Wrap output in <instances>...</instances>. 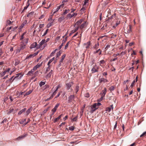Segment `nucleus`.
<instances>
[{
	"instance_id": "2eb2a0df",
	"label": "nucleus",
	"mask_w": 146,
	"mask_h": 146,
	"mask_svg": "<svg viewBox=\"0 0 146 146\" xmlns=\"http://www.w3.org/2000/svg\"><path fill=\"white\" fill-rule=\"evenodd\" d=\"M37 46V43L36 42H34L30 46V48L31 49H32L35 48Z\"/></svg>"
},
{
	"instance_id": "a19ab883",
	"label": "nucleus",
	"mask_w": 146,
	"mask_h": 146,
	"mask_svg": "<svg viewBox=\"0 0 146 146\" xmlns=\"http://www.w3.org/2000/svg\"><path fill=\"white\" fill-rule=\"evenodd\" d=\"M115 88L114 86H111L109 90L111 91H113Z\"/></svg>"
},
{
	"instance_id": "a18cd8bd",
	"label": "nucleus",
	"mask_w": 146,
	"mask_h": 146,
	"mask_svg": "<svg viewBox=\"0 0 146 146\" xmlns=\"http://www.w3.org/2000/svg\"><path fill=\"white\" fill-rule=\"evenodd\" d=\"M20 61L19 60H15V65L16 66L18 64L20 63Z\"/></svg>"
},
{
	"instance_id": "0e129e2a",
	"label": "nucleus",
	"mask_w": 146,
	"mask_h": 146,
	"mask_svg": "<svg viewBox=\"0 0 146 146\" xmlns=\"http://www.w3.org/2000/svg\"><path fill=\"white\" fill-rule=\"evenodd\" d=\"M7 121V119L6 118H5L1 122V123H3L4 122H6Z\"/></svg>"
},
{
	"instance_id": "e2e57ef3",
	"label": "nucleus",
	"mask_w": 146,
	"mask_h": 146,
	"mask_svg": "<svg viewBox=\"0 0 146 146\" xmlns=\"http://www.w3.org/2000/svg\"><path fill=\"white\" fill-rule=\"evenodd\" d=\"M101 64H103L105 63V61L104 60H102L100 61Z\"/></svg>"
},
{
	"instance_id": "8fccbe9b",
	"label": "nucleus",
	"mask_w": 146,
	"mask_h": 146,
	"mask_svg": "<svg viewBox=\"0 0 146 146\" xmlns=\"http://www.w3.org/2000/svg\"><path fill=\"white\" fill-rule=\"evenodd\" d=\"M28 38H26V39H25L23 41L24 42L23 43L24 44H25H25H26L28 43Z\"/></svg>"
},
{
	"instance_id": "f8f14e48",
	"label": "nucleus",
	"mask_w": 146,
	"mask_h": 146,
	"mask_svg": "<svg viewBox=\"0 0 146 146\" xmlns=\"http://www.w3.org/2000/svg\"><path fill=\"white\" fill-rule=\"evenodd\" d=\"M66 41V38L64 39L62 41V43L61 45L59 46V49H60L63 45V44H64Z\"/></svg>"
},
{
	"instance_id": "423d86ee",
	"label": "nucleus",
	"mask_w": 146,
	"mask_h": 146,
	"mask_svg": "<svg viewBox=\"0 0 146 146\" xmlns=\"http://www.w3.org/2000/svg\"><path fill=\"white\" fill-rule=\"evenodd\" d=\"M131 26L129 25L128 27H127V29H125L124 31L125 33H129L131 31Z\"/></svg>"
},
{
	"instance_id": "de8ad7c7",
	"label": "nucleus",
	"mask_w": 146,
	"mask_h": 146,
	"mask_svg": "<svg viewBox=\"0 0 146 146\" xmlns=\"http://www.w3.org/2000/svg\"><path fill=\"white\" fill-rule=\"evenodd\" d=\"M52 74H51V73H49L47 74L46 75V78H50V77L51 76Z\"/></svg>"
},
{
	"instance_id": "c756f323",
	"label": "nucleus",
	"mask_w": 146,
	"mask_h": 146,
	"mask_svg": "<svg viewBox=\"0 0 146 146\" xmlns=\"http://www.w3.org/2000/svg\"><path fill=\"white\" fill-rule=\"evenodd\" d=\"M34 57L33 54H31L29 56H27L26 57V59H28L29 58H33Z\"/></svg>"
},
{
	"instance_id": "5701e85b",
	"label": "nucleus",
	"mask_w": 146,
	"mask_h": 146,
	"mask_svg": "<svg viewBox=\"0 0 146 146\" xmlns=\"http://www.w3.org/2000/svg\"><path fill=\"white\" fill-rule=\"evenodd\" d=\"M33 91L32 90H30L26 92L25 94H24V96L28 95L31 94Z\"/></svg>"
},
{
	"instance_id": "a878e982",
	"label": "nucleus",
	"mask_w": 146,
	"mask_h": 146,
	"mask_svg": "<svg viewBox=\"0 0 146 146\" xmlns=\"http://www.w3.org/2000/svg\"><path fill=\"white\" fill-rule=\"evenodd\" d=\"M64 16L61 17H60L58 18V21L59 22H61L62 21L64 20Z\"/></svg>"
},
{
	"instance_id": "680f3d73",
	"label": "nucleus",
	"mask_w": 146,
	"mask_h": 146,
	"mask_svg": "<svg viewBox=\"0 0 146 146\" xmlns=\"http://www.w3.org/2000/svg\"><path fill=\"white\" fill-rule=\"evenodd\" d=\"M41 46V45H40V44L38 45H37V46H36V47L37 49H38L40 48V46Z\"/></svg>"
},
{
	"instance_id": "4468645a",
	"label": "nucleus",
	"mask_w": 146,
	"mask_h": 146,
	"mask_svg": "<svg viewBox=\"0 0 146 146\" xmlns=\"http://www.w3.org/2000/svg\"><path fill=\"white\" fill-rule=\"evenodd\" d=\"M27 135V134L19 136L17 138V139L18 140H20L21 139H23L25 138Z\"/></svg>"
},
{
	"instance_id": "0eeeda50",
	"label": "nucleus",
	"mask_w": 146,
	"mask_h": 146,
	"mask_svg": "<svg viewBox=\"0 0 146 146\" xmlns=\"http://www.w3.org/2000/svg\"><path fill=\"white\" fill-rule=\"evenodd\" d=\"M107 92V89L106 88H104V89L102 91L101 94V98L103 99Z\"/></svg>"
},
{
	"instance_id": "4be33fe9",
	"label": "nucleus",
	"mask_w": 146,
	"mask_h": 146,
	"mask_svg": "<svg viewBox=\"0 0 146 146\" xmlns=\"http://www.w3.org/2000/svg\"><path fill=\"white\" fill-rule=\"evenodd\" d=\"M26 108H24L22 110H20V111L18 113V115H20L23 112L25 111H26Z\"/></svg>"
},
{
	"instance_id": "7ed1b4c3",
	"label": "nucleus",
	"mask_w": 146,
	"mask_h": 146,
	"mask_svg": "<svg viewBox=\"0 0 146 146\" xmlns=\"http://www.w3.org/2000/svg\"><path fill=\"white\" fill-rule=\"evenodd\" d=\"M98 67L96 65L94 66L91 70L92 73H94L95 72H98Z\"/></svg>"
},
{
	"instance_id": "09e8293b",
	"label": "nucleus",
	"mask_w": 146,
	"mask_h": 146,
	"mask_svg": "<svg viewBox=\"0 0 146 146\" xmlns=\"http://www.w3.org/2000/svg\"><path fill=\"white\" fill-rule=\"evenodd\" d=\"M74 127L73 126H71L70 127H69V129L70 130H73L74 129Z\"/></svg>"
},
{
	"instance_id": "603ef678",
	"label": "nucleus",
	"mask_w": 146,
	"mask_h": 146,
	"mask_svg": "<svg viewBox=\"0 0 146 146\" xmlns=\"http://www.w3.org/2000/svg\"><path fill=\"white\" fill-rule=\"evenodd\" d=\"M85 97L87 98H88L90 97L89 94V93H86L84 95Z\"/></svg>"
},
{
	"instance_id": "f3484780",
	"label": "nucleus",
	"mask_w": 146,
	"mask_h": 146,
	"mask_svg": "<svg viewBox=\"0 0 146 146\" xmlns=\"http://www.w3.org/2000/svg\"><path fill=\"white\" fill-rule=\"evenodd\" d=\"M62 115V114H61L58 117L55 118L54 119V122L55 123L57 121H58L61 117Z\"/></svg>"
},
{
	"instance_id": "2f4dec72",
	"label": "nucleus",
	"mask_w": 146,
	"mask_h": 146,
	"mask_svg": "<svg viewBox=\"0 0 146 146\" xmlns=\"http://www.w3.org/2000/svg\"><path fill=\"white\" fill-rule=\"evenodd\" d=\"M79 86H76L74 90L75 91L76 93V94L79 90Z\"/></svg>"
},
{
	"instance_id": "69168bd1",
	"label": "nucleus",
	"mask_w": 146,
	"mask_h": 146,
	"mask_svg": "<svg viewBox=\"0 0 146 146\" xmlns=\"http://www.w3.org/2000/svg\"><path fill=\"white\" fill-rule=\"evenodd\" d=\"M101 51L100 49H99L98 50H97L96 51L94 52V54H96L98 53L99 51Z\"/></svg>"
},
{
	"instance_id": "774afa93",
	"label": "nucleus",
	"mask_w": 146,
	"mask_h": 146,
	"mask_svg": "<svg viewBox=\"0 0 146 146\" xmlns=\"http://www.w3.org/2000/svg\"><path fill=\"white\" fill-rule=\"evenodd\" d=\"M85 9V7L84 6H83V7L81 8V9L80 10V11H84V10Z\"/></svg>"
},
{
	"instance_id": "338daca9",
	"label": "nucleus",
	"mask_w": 146,
	"mask_h": 146,
	"mask_svg": "<svg viewBox=\"0 0 146 146\" xmlns=\"http://www.w3.org/2000/svg\"><path fill=\"white\" fill-rule=\"evenodd\" d=\"M37 68H36V66H35L32 69V70L34 71L35 70H36Z\"/></svg>"
},
{
	"instance_id": "6ab92c4d",
	"label": "nucleus",
	"mask_w": 146,
	"mask_h": 146,
	"mask_svg": "<svg viewBox=\"0 0 146 146\" xmlns=\"http://www.w3.org/2000/svg\"><path fill=\"white\" fill-rule=\"evenodd\" d=\"M79 27H76L75 29L72 30L71 31V34H73L76 32L78 29Z\"/></svg>"
},
{
	"instance_id": "6e6552de",
	"label": "nucleus",
	"mask_w": 146,
	"mask_h": 146,
	"mask_svg": "<svg viewBox=\"0 0 146 146\" xmlns=\"http://www.w3.org/2000/svg\"><path fill=\"white\" fill-rule=\"evenodd\" d=\"M66 55L65 54H64L62 55L61 58L60 59V60L59 62V66H60L61 64V63L62 62L64 58H65V57H66Z\"/></svg>"
},
{
	"instance_id": "37998d69",
	"label": "nucleus",
	"mask_w": 146,
	"mask_h": 146,
	"mask_svg": "<svg viewBox=\"0 0 146 146\" xmlns=\"http://www.w3.org/2000/svg\"><path fill=\"white\" fill-rule=\"evenodd\" d=\"M61 52L60 51H59L56 53V57H58L61 55Z\"/></svg>"
},
{
	"instance_id": "13d9d810",
	"label": "nucleus",
	"mask_w": 146,
	"mask_h": 146,
	"mask_svg": "<svg viewBox=\"0 0 146 146\" xmlns=\"http://www.w3.org/2000/svg\"><path fill=\"white\" fill-rule=\"evenodd\" d=\"M48 29H47L46 30V31L45 32H44V33L43 35H42V36H44L47 33L48 31Z\"/></svg>"
},
{
	"instance_id": "e433bc0d",
	"label": "nucleus",
	"mask_w": 146,
	"mask_h": 146,
	"mask_svg": "<svg viewBox=\"0 0 146 146\" xmlns=\"http://www.w3.org/2000/svg\"><path fill=\"white\" fill-rule=\"evenodd\" d=\"M29 1H28L27 4V5L24 8L23 10L26 9L29 5Z\"/></svg>"
},
{
	"instance_id": "58836bf2",
	"label": "nucleus",
	"mask_w": 146,
	"mask_h": 146,
	"mask_svg": "<svg viewBox=\"0 0 146 146\" xmlns=\"http://www.w3.org/2000/svg\"><path fill=\"white\" fill-rule=\"evenodd\" d=\"M69 11L70 10L69 9H66L65 11L64 12V13H63L62 15H65L66 14L69 12Z\"/></svg>"
},
{
	"instance_id": "79ce46f5",
	"label": "nucleus",
	"mask_w": 146,
	"mask_h": 146,
	"mask_svg": "<svg viewBox=\"0 0 146 146\" xmlns=\"http://www.w3.org/2000/svg\"><path fill=\"white\" fill-rule=\"evenodd\" d=\"M42 62L40 64H38L36 65L35 66L37 68H38L42 66Z\"/></svg>"
},
{
	"instance_id": "ea45409f",
	"label": "nucleus",
	"mask_w": 146,
	"mask_h": 146,
	"mask_svg": "<svg viewBox=\"0 0 146 146\" xmlns=\"http://www.w3.org/2000/svg\"><path fill=\"white\" fill-rule=\"evenodd\" d=\"M92 106L93 107V108H96V109H97L98 108L97 106L96 105V103L94 104Z\"/></svg>"
},
{
	"instance_id": "bb28decb",
	"label": "nucleus",
	"mask_w": 146,
	"mask_h": 146,
	"mask_svg": "<svg viewBox=\"0 0 146 146\" xmlns=\"http://www.w3.org/2000/svg\"><path fill=\"white\" fill-rule=\"evenodd\" d=\"M34 71L31 69V70L30 71H29L27 74V75H29V76H31L32 74H33V73L34 72Z\"/></svg>"
},
{
	"instance_id": "cd10ccee",
	"label": "nucleus",
	"mask_w": 146,
	"mask_h": 146,
	"mask_svg": "<svg viewBox=\"0 0 146 146\" xmlns=\"http://www.w3.org/2000/svg\"><path fill=\"white\" fill-rule=\"evenodd\" d=\"M96 110V109L93 108V107L92 106L90 110V113H93Z\"/></svg>"
},
{
	"instance_id": "c85d7f7f",
	"label": "nucleus",
	"mask_w": 146,
	"mask_h": 146,
	"mask_svg": "<svg viewBox=\"0 0 146 146\" xmlns=\"http://www.w3.org/2000/svg\"><path fill=\"white\" fill-rule=\"evenodd\" d=\"M100 82H108V80L107 79H104V78H101L100 79Z\"/></svg>"
},
{
	"instance_id": "6e6d98bb",
	"label": "nucleus",
	"mask_w": 146,
	"mask_h": 146,
	"mask_svg": "<svg viewBox=\"0 0 146 146\" xmlns=\"http://www.w3.org/2000/svg\"><path fill=\"white\" fill-rule=\"evenodd\" d=\"M50 69V66H48L46 69V72H47L48 71H49Z\"/></svg>"
},
{
	"instance_id": "c9c22d12",
	"label": "nucleus",
	"mask_w": 146,
	"mask_h": 146,
	"mask_svg": "<svg viewBox=\"0 0 146 146\" xmlns=\"http://www.w3.org/2000/svg\"><path fill=\"white\" fill-rule=\"evenodd\" d=\"M99 46V44L98 42L97 44H96L93 47V48L95 49H97L98 48Z\"/></svg>"
},
{
	"instance_id": "aec40b11",
	"label": "nucleus",
	"mask_w": 146,
	"mask_h": 146,
	"mask_svg": "<svg viewBox=\"0 0 146 146\" xmlns=\"http://www.w3.org/2000/svg\"><path fill=\"white\" fill-rule=\"evenodd\" d=\"M32 108H30L28 109L26 112V113L27 115H28L31 112L32 110Z\"/></svg>"
},
{
	"instance_id": "5fc2aeb1",
	"label": "nucleus",
	"mask_w": 146,
	"mask_h": 146,
	"mask_svg": "<svg viewBox=\"0 0 146 146\" xmlns=\"http://www.w3.org/2000/svg\"><path fill=\"white\" fill-rule=\"evenodd\" d=\"M88 0H85L84 1V3L83 5V6H84L86 5L87 3H88Z\"/></svg>"
},
{
	"instance_id": "ddd939ff",
	"label": "nucleus",
	"mask_w": 146,
	"mask_h": 146,
	"mask_svg": "<svg viewBox=\"0 0 146 146\" xmlns=\"http://www.w3.org/2000/svg\"><path fill=\"white\" fill-rule=\"evenodd\" d=\"M113 105H111L110 107L107 108L106 109V111L108 112H110L111 110H113Z\"/></svg>"
},
{
	"instance_id": "864d4df0",
	"label": "nucleus",
	"mask_w": 146,
	"mask_h": 146,
	"mask_svg": "<svg viewBox=\"0 0 146 146\" xmlns=\"http://www.w3.org/2000/svg\"><path fill=\"white\" fill-rule=\"evenodd\" d=\"M110 47V45L109 44H108L107 45V46H106L105 48V49L106 50H107Z\"/></svg>"
},
{
	"instance_id": "f704fd0d",
	"label": "nucleus",
	"mask_w": 146,
	"mask_h": 146,
	"mask_svg": "<svg viewBox=\"0 0 146 146\" xmlns=\"http://www.w3.org/2000/svg\"><path fill=\"white\" fill-rule=\"evenodd\" d=\"M45 42H46L45 40L44 39L42 40L39 43L40 45L42 46L43 44Z\"/></svg>"
},
{
	"instance_id": "bf43d9fd",
	"label": "nucleus",
	"mask_w": 146,
	"mask_h": 146,
	"mask_svg": "<svg viewBox=\"0 0 146 146\" xmlns=\"http://www.w3.org/2000/svg\"><path fill=\"white\" fill-rule=\"evenodd\" d=\"M77 116H76L75 117H74L72 119V121H76L77 119Z\"/></svg>"
},
{
	"instance_id": "3c124183",
	"label": "nucleus",
	"mask_w": 146,
	"mask_h": 146,
	"mask_svg": "<svg viewBox=\"0 0 146 146\" xmlns=\"http://www.w3.org/2000/svg\"><path fill=\"white\" fill-rule=\"evenodd\" d=\"M69 42H68L66 44V45H65V47H64V49H66L67 48H68V45H69Z\"/></svg>"
},
{
	"instance_id": "1a4fd4ad",
	"label": "nucleus",
	"mask_w": 146,
	"mask_h": 146,
	"mask_svg": "<svg viewBox=\"0 0 146 146\" xmlns=\"http://www.w3.org/2000/svg\"><path fill=\"white\" fill-rule=\"evenodd\" d=\"M74 98V96L73 95H71L68 98V101L70 102H71L73 100Z\"/></svg>"
},
{
	"instance_id": "9b49d317",
	"label": "nucleus",
	"mask_w": 146,
	"mask_h": 146,
	"mask_svg": "<svg viewBox=\"0 0 146 146\" xmlns=\"http://www.w3.org/2000/svg\"><path fill=\"white\" fill-rule=\"evenodd\" d=\"M77 15V14L75 13H74L72 14H71L70 13H69L67 16V17L68 18H69L70 19L74 16H76Z\"/></svg>"
},
{
	"instance_id": "412c9836",
	"label": "nucleus",
	"mask_w": 146,
	"mask_h": 146,
	"mask_svg": "<svg viewBox=\"0 0 146 146\" xmlns=\"http://www.w3.org/2000/svg\"><path fill=\"white\" fill-rule=\"evenodd\" d=\"M82 21L83 20L82 19H80V20H79L77 22L75 25H77L78 26L80 25L82 23Z\"/></svg>"
},
{
	"instance_id": "72a5a7b5",
	"label": "nucleus",
	"mask_w": 146,
	"mask_h": 146,
	"mask_svg": "<svg viewBox=\"0 0 146 146\" xmlns=\"http://www.w3.org/2000/svg\"><path fill=\"white\" fill-rule=\"evenodd\" d=\"M57 50V49H55L54 51H53L50 54V56L51 57L53 56L54 55V54H55L56 52V51Z\"/></svg>"
},
{
	"instance_id": "39448f33",
	"label": "nucleus",
	"mask_w": 146,
	"mask_h": 146,
	"mask_svg": "<svg viewBox=\"0 0 146 146\" xmlns=\"http://www.w3.org/2000/svg\"><path fill=\"white\" fill-rule=\"evenodd\" d=\"M26 44L23 43V44L20 45V48L17 49V51L19 52L21 50H23L25 47Z\"/></svg>"
},
{
	"instance_id": "4c0bfd02",
	"label": "nucleus",
	"mask_w": 146,
	"mask_h": 146,
	"mask_svg": "<svg viewBox=\"0 0 146 146\" xmlns=\"http://www.w3.org/2000/svg\"><path fill=\"white\" fill-rule=\"evenodd\" d=\"M61 5H59L58 6L57 8L56 9V11L54 12L53 14H54L56 12L58 11L59 10V9L61 8Z\"/></svg>"
},
{
	"instance_id": "b1692460",
	"label": "nucleus",
	"mask_w": 146,
	"mask_h": 146,
	"mask_svg": "<svg viewBox=\"0 0 146 146\" xmlns=\"http://www.w3.org/2000/svg\"><path fill=\"white\" fill-rule=\"evenodd\" d=\"M86 22L83 23L81 24L80 26V28L81 29H82L86 25Z\"/></svg>"
},
{
	"instance_id": "052dcab7",
	"label": "nucleus",
	"mask_w": 146,
	"mask_h": 146,
	"mask_svg": "<svg viewBox=\"0 0 146 146\" xmlns=\"http://www.w3.org/2000/svg\"><path fill=\"white\" fill-rule=\"evenodd\" d=\"M135 82V80H134L133 82H132V83L131 84V85L130 86L131 87H133V85H134V83Z\"/></svg>"
},
{
	"instance_id": "dca6fc26",
	"label": "nucleus",
	"mask_w": 146,
	"mask_h": 146,
	"mask_svg": "<svg viewBox=\"0 0 146 146\" xmlns=\"http://www.w3.org/2000/svg\"><path fill=\"white\" fill-rule=\"evenodd\" d=\"M14 109L13 108H10L9 110H7V114L8 115L10 114L14 111Z\"/></svg>"
},
{
	"instance_id": "7c9ffc66",
	"label": "nucleus",
	"mask_w": 146,
	"mask_h": 146,
	"mask_svg": "<svg viewBox=\"0 0 146 146\" xmlns=\"http://www.w3.org/2000/svg\"><path fill=\"white\" fill-rule=\"evenodd\" d=\"M34 12H31L28 13L27 15V17H31L33 15Z\"/></svg>"
},
{
	"instance_id": "9d476101",
	"label": "nucleus",
	"mask_w": 146,
	"mask_h": 146,
	"mask_svg": "<svg viewBox=\"0 0 146 146\" xmlns=\"http://www.w3.org/2000/svg\"><path fill=\"white\" fill-rule=\"evenodd\" d=\"M10 69H10V68H8L7 70H5L4 72H3V73H1L0 74V76H1V77H2V76H4V75H5V74L7 72H9V71L10 70Z\"/></svg>"
},
{
	"instance_id": "a211bd4d",
	"label": "nucleus",
	"mask_w": 146,
	"mask_h": 146,
	"mask_svg": "<svg viewBox=\"0 0 146 146\" xmlns=\"http://www.w3.org/2000/svg\"><path fill=\"white\" fill-rule=\"evenodd\" d=\"M90 42L88 41L86 43H85L84 44V45L85 46V47L86 48H89V46L90 45Z\"/></svg>"
},
{
	"instance_id": "f03ea898",
	"label": "nucleus",
	"mask_w": 146,
	"mask_h": 146,
	"mask_svg": "<svg viewBox=\"0 0 146 146\" xmlns=\"http://www.w3.org/2000/svg\"><path fill=\"white\" fill-rule=\"evenodd\" d=\"M59 105L60 104L59 103H57L55 106L54 108L51 110L52 115H53L54 114V113L56 112Z\"/></svg>"
},
{
	"instance_id": "c03bdc74",
	"label": "nucleus",
	"mask_w": 146,
	"mask_h": 146,
	"mask_svg": "<svg viewBox=\"0 0 146 146\" xmlns=\"http://www.w3.org/2000/svg\"><path fill=\"white\" fill-rule=\"evenodd\" d=\"M45 83V82H41L39 83V86L40 87H41L42 86L44 85Z\"/></svg>"
},
{
	"instance_id": "49530a36",
	"label": "nucleus",
	"mask_w": 146,
	"mask_h": 146,
	"mask_svg": "<svg viewBox=\"0 0 146 146\" xmlns=\"http://www.w3.org/2000/svg\"><path fill=\"white\" fill-rule=\"evenodd\" d=\"M57 91H56V90L54 91V92H53L52 95L51 96V98H53L54 96L55 95Z\"/></svg>"
},
{
	"instance_id": "20e7f679",
	"label": "nucleus",
	"mask_w": 146,
	"mask_h": 146,
	"mask_svg": "<svg viewBox=\"0 0 146 146\" xmlns=\"http://www.w3.org/2000/svg\"><path fill=\"white\" fill-rule=\"evenodd\" d=\"M73 84V83L72 82H70L66 83V87L67 90H69Z\"/></svg>"
},
{
	"instance_id": "4d7b16f0",
	"label": "nucleus",
	"mask_w": 146,
	"mask_h": 146,
	"mask_svg": "<svg viewBox=\"0 0 146 146\" xmlns=\"http://www.w3.org/2000/svg\"><path fill=\"white\" fill-rule=\"evenodd\" d=\"M146 134V131L144 132L140 136V137H142L144 136Z\"/></svg>"
},
{
	"instance_id": "473e14b6",
	"label": "nucleus",
	"mask_w": 146,
	"mask_h": 146,
	"mask_svg": "<svg viewBox=\"0 0 146 146\" xmlns=\"http://www.w3.org/2000/svg\"><path fill=\"white\" fill-rule=\"evenodd\" d=\"M53 23V21L51 22V23H50L47 25L46 26V27L47 28H49L50 27L52 26V23Z\"/></svg>"
},
{
	"instance_id": "393cba45",
	"label": "nucleus",
	"mask_w": 146,
	"mask_h": 146,
	"mask_svg": "<svg viewBox=\"0 0 146 146\" xmlns=\"http://www.w3.org/2000/svg\"><path fill=\"white\" fill-rule=\"evenodd\" d=\"M26 119H23L20 121V122H19L21 124H24V125H25V122H26Z\"/></svg>"
},
{
	"instance_id": "f257e3e1",
	"label": "nucleus",
	"mask_w": 146,
	"mask_h": 146,
	"mask_svg": "<svg viewBox=\"0 0 146 146\" xmlns=\"http://www.w3.org/2000/svg\"><path fill=\"white\" fill-rule=\"evenodd\" d=\"M116 14H114L111 17L108 18L109 19H114L115 18V24L113 26V27L114 28H115L119 24L120 22V20L117 18H115Z\"/></svg>"
}]
</instances>
